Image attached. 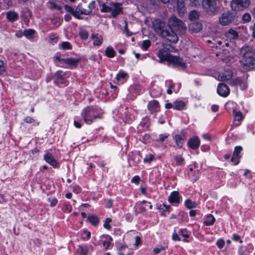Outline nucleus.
Masks as SVG:
<instances>
[{
    "instance_id": "1",
    "label": "nucleus",
    "mask_w": 255,
    "mask_h": 255,
    "mask_svg": "<svg viewBox=\"0 0 255 255\" xmlns=\"http://www.w3.org/2000/svg\"><path fill=\"white\" fill-rule=\"evenodd\" d=\"M154 31L161 37L168 41L176 43L178 41L176 33L170 28L168 23L167 24L163 20L155 19L152 22Z\"/></svg>"
},
{
    "instance_id": "2",
    "label": "nucleus",
    "mask_w": 255,
    "mask_h": 255,
    "mask_svg": "<svg viewBox=\"0 0 255 255\" xmlns=\"http://www.w3.org/2000/svg\"><path fill=\"white\" fill-rule=\"evenodd\" d=\"M240 55L242 57L241 63L244 68L250 70L255 68V53L252 47H243L240 50Z\"/></svg>"
},
{
    "instance_id": "3",
    "label": "nucleus",
    "mask_w": 255,
    "mask_h": 255,
    "mask_svg": "<svg viewBox=\"0 0 255 255\" xmlns=\"http://www.w3.org/2000/svg\"><path fill=\"white\" fill-rule=\"evenodd\" d=\"M100 108L96 106H88L81 113L82 118L87 124H91L97 118H100Z\"/></svg>"
},
{
    "instance_id": "4",
    "label": "nucleus",
    "mask_w": 255,
    "mask_h": 255,
    "mask_svg": "<svg viewBox=\"0 0 255 255\" xmlns=\"http://www.w3.org/2000/svg\"><path fill=\"white\" fill-rule=\"evenodd\" d=\"M123 7L120 3L107 2L102 4L101 11L102 12H111L114 17L122 13Z\"/></svg>"
},
{
    "instance_id": "5",
    "label": "nucleus",
    "mask_w": 255,
    "mask_h": 255,
    "mask_svg": "<svg viewBox=\"0 0 255 255\" xmlns=\"http://www.w3.org/2000/svg\"><path fill=\"white\" fill-rule=\"evenodd\" d=\"M169 26L173 31H179L181 34H184L186 31L185 23L175 16H172L168 20Z\"/></svg>"
},
{
    "instance_id": "6",
    "label": "nucleus",
    "mask_w": 255,
    "mask_h": 255,
    "mask_svg": "<svg viewBox=\"0 0 255 255\" xmlns=\"http://www.w3.org/2000/svg\"><path fill=\"white\" fill-rule=\"evenodd\" d=\"M251 4L250 0H231L230 6L232 10L235 11H243Z\"/></svg>"
},
{
    "instance_id": "7",
    "label": "nucleus",
    "mask_w": 255,
    "mask_h": 255,
    "mask_svg": "<svg viewBox=\"0 0 255 255\" xmlns=\"http://www.w3.org/2000/svg\"><path fill=\"white\" fill-rule=\"evenodd\" d=\"M203 6L207 12L211 13L216 11L218 8L215 0H203Z\"/></svg>"
},
{
    "instance_id": "8",
    "label": "nucleus",
    "mask_w": 255,
    "mask_h": 255,
    "mask_svg": "<svg viewBox=\"0 0 255 255\" xmlns=\"http://www.w3.org/2000/svg\"><path fill=\"white\" fill-rule=\"evenodd\" d=\"M234 19V16L230 12L223 13L220 18V22L223 25H227L231 23Z\"/></svg>"
},
{
    "instance_id": "9",
    "label": "nucleus",
    "mask_w": 255,
    "mask_h": 255,
    "mask_svg": "<svg viewBox=\"0 0 255 255\" xmlns=\"http://www.w3.org/2000/svg\"><path fill=\"white\" fill-rule=\"evenodd\" d=\"M168 62L173 64L175 66H180L183 69L186 67V63H185L183 61V59L179 56L171 55Z\"/></svg>"
},
{
    "instance_id": "10",
    "label": "nucleus",
    "mask_w": 255,
    "mask_h": 255,
    "mask_svg": "<svg viewBox=\"0 0 255 255\" xmlns=\"http://www.w3.org/2000/svg\"><path fill=\"white\" fill-rule=\"evenodd\" d=\"M157 55L160 59V62H163L164 61L169 62L171 56V55L169 54L164 48L159 49L158 51Z\"/></svg>"
},
{
    "instance_id": "11",
    "label": "nucleus",
    "mask_w": 255,
    "mask_h": 255,
    "mask_svg": "<svg viewBox=\"0 0 255 255\" xmlns=\"http://www.w3.org/2000/svg\"><path fill=\"white\" fill-rule=\"evenodd\" d=\"M242 150L243 148L241 146L235 147L233 156L231 158V161L233 162L235 165H237L239 163L240 159L241 157L240 153Z\"/></svg>"
},
{
    "instance_id": "12",
    "label": "nucleus",
    "mask_w": 255,
    "mask_h": 255,
    "mask_svg": "<svg viewBox=\"0 0 255 255\" xmlns=\"http://www.w3.org/2000/svg\"><path fill=\"white\" fill-rule=\"evenodd\" d=\"M217 92L220 96L226 97L229 95L230 89L226 84L221 83L218 86Z\"/></svg>"
},
{
    "instance_id": "13",
    "label": "nucleus",
    "mask_w": 255,
    "mask_h": 255,
    "mask_svg": "<svg viewBox=\"0 0 255 255\" xmlns=\"http://www.w3.org/2000/svg\"><path fill=\"white\" fill-rule=\"evenodd\" d=\"M141 158V156L140 155V153L138 152L137 153H135L133 154L132 156H130L128 158V163L130 166H136L140 162Z\"/></svg>"
},
{
    "instance_id": "14",
    "label": "nucleus",
    "mask_w": 255,
    "mask_h": 255,
    "mask_svg": "<svg viewBox=\"0 0 255 255\" xmlns=\"http://www.w3.org/2000/svg\"><path fill=\"white\" fill-rule=\"evenodd\" d=\"M186 0H177V9L179 16H183L186 11L185 7Z\"/></svg>"
},
{
    "instance_id": "15",
    "label": "nucleus",
    "mask_w": 255,
    "mask_h": 255,
    "mask_svg": "<svg viewBox=\"0 0 255 255\" xmlns=\"http://www.w3.org/2000/svg\"><path fill=\"white\" fill-rule=\"evenodd\" d=\"M200 144V139L198 136L190 138L188 141V146L193 149H197L199 147Z\"/></svg>"
},
{
    "instance_id": "16",
    "label": "nucleus",
    "mask_w": 255,
    "mask_h": 255,
    "mask_svg": "<svg viewBox=\"0 0 255 255\" xmlns=\"http://www.w3.org/2000/svg\"><path fill=\"white\" fill-rule=\"evenodd\" d=\"M44 159L46 162L52 166L54 168L57 166V162L54 156L50 153H46L44 156Z\"/></svg>"
},
{
    "instance_id": "17",
    "label": "nucleus",
    "mask_w": 255,
    "mask_h": 255,
    "mask_svg": "<svg viewBox=\"0 0 255 255\" xmlns=\"http://www.w3.org/2000/svg\"><path fill=\"white\" fill-rule=\"evenodd\" d=\"M147 108L152 114L158 112L159 110V103L156 100L151 101L148 103Z\"/></svg>"
},
{
    "instance_id": "18",
    "label": "nucleus",
    "mask_w": 255,
    "mask_h": 255,
    "mask_svg": "<svg viewBox=\"0 0 255 255\" xmlns=\"http://www.w3.org/2000/svg\"><path fill=\"white\" fill-rule=\"evenodd\" d=\"M80 61V59H75L72 58H66L62 60V62L65 64H67L71 68L76 67Z\"/></svg>"
},
{
    "instance_id": "19",
    "label": "nucleus",
    "mask_w": 255,
    "mask_h": 255,
    "mask_svg": "<svg viewBox=\"0 0 255 255\" xmlns=\"http://www.w3.org/2000/svg\"><path fill=\"white\" fill-rule=\"evenodd\" d=\"M179 193L178 191H173L171 192L168 197V201L170 203H179L180 202Z\"/></svg>"
},
{
    "instance_id": "20",
    "label": "nucleus",
    "mask_w": 255,
    "mask_h": 255,
    "mask_svg": "<svg viewBox=\"0 0 255 255\" xmlns=\"http://www.w3.org/2000/svg\"><path fill=\"white\" fill-rule=\"evenodd\" d=\"M233 73L230 70H225L219 75L220 80L224 81L232 78Z\"/></svg>"
},
{
    "instance_id": "21",
    "label": "nucleus",
    "mask_w": 255,
    "mask_h": 255,
    "mask_svg": "<svg viewBox=\"0 0 255 255\" xmlns=\"http://www.w3.org/2000/svg\"><path fill=\"white\" fill-rule=\"evenodd\" d=\"M6 16L7 20L10 22H13L18 19V14L13 11H9L6 12Z\"/></svg>"
},
{
    "instance_id": "22",
    "label": "nucleus",
    "mask_w": 255,
    "mask_h": 255,
    "mask_svg": "<svg viewBox=\"0 0 255 255\" xmlns=\"http://www.w3.org/2000/svg\"><path fill=\"white\" fill-rule=\"evenodd\" d=\"M92 38L93 39V44L95 46H100L103 42V37L102 35L99 34H93L91 35Z\"/></svg>"
},
{
    "instance_id": "23",
    "label": "nucleus",
    "mask_w": 255,
    "mask_h": 255,
    "mask_svg": "<svg viewBox=\"0 0 255 255\" xmlns=\"http://www.w3.org/2000/svg\"><path fill=\"white\" fill-rule=\"evenodd\" d=\"M226 37L230 39H236L238 38V33L234 29H230L225 34Z\"/></svg>"
},
{
    "instance_id": "24",
    "label": "nucleus",
    "mask_w": 255,
    "mask_h": 255,
    "mask_svg": "<svg viewBox=\"0 0 255 255\" xmlns=\"http://www.w3.org/2000/svg\"><path fill=\"white\" fill-rule=\"evenodd\" d=\"M79 255H87L88 253V248L86 245H80L77 251Z\"/></svg>"
},
{
    "instance_id": "25",
    "label": "nucleus",
    "mask_w": 255,
    "mask_h": 255,
    "mask_svg": "<svg viewBox=\"0 0 255 255\" xmlns=\"http://www.w3.org/2000/svg\"><path fill=\"white\" fill-rule=\"evenodd\" d=\"M176 145L179 147L181 148L184 143V139L179 134H176L174 137Z\"/></svg>"
},
{
    "instance_id": "26",
    "label": "nucleus",
    "mask_w": 255,
    "mask_h": 255,
    "mask_svg": "<svg viewBox=\"0 0 255 255\" xmlns=\"http://www.w3.org/2000/svg\"><path fill=\"white\" fill-rule=\"evenodd\" d=\"M106 55L109 58H113L115 56L116 52L112 47L109 46L105 51Z\"/></svg>"
},
{
    "instance_id": "27",
    "label": "nucleus",
    "mask_w": 255,
    "mask_h": 255,
    "mask_svg": "<svg viewBox=\"0 0 255 255\" xmlns=\"http://www.w3.org/2000/svg\"><path fill=\"white\" fill-rule=\"evenodd\" d=\"M185 106V104L183 101H175L173 103V109L177 110H182Z\"/></svg>"
},
{
    "instance_id": "28",
    "label": "nucleus",
    "mask_w": 255,
    "mask_h": 255,
    "mask_svg": "<svg viewBox=\"0 0 255 255\" xmlns=\"http://www.w3.org/2000/svg\"><path fill=\"white\" fill-rule=\"evenodd\" d=\"M88 220L89 222L94 226H97L99 223V218L94 215L89 216Z\"/></svg>"
},
{
    "instance_id": "29",
    "label": "nucleus",
    "mask_w": 255,
    "mask_h": 255,
    "mask_svg": "<svg viewBox=\"0 0 255 255\" xmlns=\"http://www.w3.org/2000/svg\"><path fill=\"white\" fill-rule=\"evenodd\" d=\"M185 205L188 209L196 208L197 206L195 202L192 201L191 199H187L185 202Z\"/></svg>"
},
{
    "instance_id": "30",
    "label": "nucleus",
    "mask_w": 255,
    "mask_h": 255,
    "mask_svg": "<svg viewBox=\"0 0 255 255\" xmlns=\"http://www.w3.org/2000/svg\"><path fill=\"white\" fill-rule=\"evenodd\" d=\"M208 219L204 222V224L207 226H211L214 224L215 222V217L211 214L207 216Z\"/></svg>"
},
{
    "instance_id": "31",
    "label": "nucleus",
    "mask_w": 255,
    "mask_h": 255,
    "mask_svg": "<svg viewBox=\"0 0 255 255\" xmlns=\"http://www.w3.org/2000/svg\"><path fill=\"white\" fill-rule=\"evenodd\" d=\"M191 27L194 31L198 32L200 31L202 28V25L199 22H194L191 24Z\"/></svg>"
},
{
    "instance_id": "32",
    "label": "nucleus",
    "mask_w": 255,
    "mask_h": 255,
    "mask_svg": "<svg viewBox=\"0 0 255 255\" xmlns=\"http://www.w3.org/2000/svg\"><path fill=\"white\" fill-rule=\"evenodd\" d=\"M35 31L31 29H25L23 31V35L27 38H32L34 34Z\"/></svg>"
},
{
    "instance_id": "33",
    "label": "nucleus",
    "mask_w": 255,
    "mask_h": 255,
    "mask_svg": "<svg viewBox=\"0 0 255 255\" xmlns=\"http://www.w3.org/2000/svg\"><path fill=\"white\" fill-rule=\"evenodd\" d=\"M233 115L234 119L236 121H240L243 119V116L240 111H237L235 110H233Z\"/></svg>"
},
{
    "instance_id": "34",
    "label": "nucleus",
    "mask_w": 255,
    "mask_h": 255,
    "mask_svg": "<svg viewBox=\"0 0 255 255\" xmlns=\"http://www.w3.org/2000/svg\"><path fill=\"white\" fill-rule=\"evenodd\" d=\"M199 14L196 10H192L189 14V18L191 20H195L199 18Z\"/></svg>"
},
{
    "instance_id": "35",
    "label": "nucleus",
    "mask_w": 255,
    "mask_h": 255,
    "mask_svg": "<svg viewBox=\"0 0 255 255\" xmlns=\"http://www.w3.org/2000/svg\"><path fill=\"white\" fill-rule=\"evenodd\" d=\"M75 11H78L79 14H85L87 15L90 13V9H87L82 8L81 9L80 7L78 6L75 9Z\"/></svg>"
},
{
    "instance_id": "36",
    "label": "nucleus",
    "mask_w": 255,
    "mask_h": 255,
    "mask_svg": "<svg viewBox=\"0 0 255 255\" xmlns=\"http://www.w3.org/2000/svg\"><path fill=\"white\" fill-rule=\"evenodd\" d=\"M230 84L232 86L240 85L242 84V80L239 78H235L230 81Z\"/></svg>"
},
{
    "instance_id": "37",
    "label": "nucleus",
    "mask_w": 255,
    "mask_h": 255,
    "mask_svg": "<svg viewBox=\"0 0 255 255\" xmlns=\"http://www.w3.org/2000/svg\"><path fill=\"white\" fill-rule=\"evenodd\" d=\"M252 19V17L249 13H245L242 16V20L244 23L250 22Z\"/></svg>"
},
{
    "instance_id": "38",
    "label": "nucleus",
    "mask_w": 255,
    "mask_h": 255,
    "mask_svg": "<svg viewBox=\"0 0 255 255\" xmlns=\"http://www.w3.org/2000/svg\"><path fill=\"white\" fill-rule=\"evenodd\" d=\"M79 35L81 38L83 40H86L88 38L89 34L86 30H81L79 32Z\"/></svg>"
},
{
    "instance_id": "39",
    "label": "nucleus",
    "mask_w": 255,
    "mask_h": 255,
    "mask_svg": "<svg viewBox=\"0 0 255 255\" xmlns=\"http://www.w3.org/2000/svg\"><path fill=\"white\" fill-rule=\"evenodd\" d=\"M151 45V41L149 40H145L143 41L142 43V48L144 50H146Z\"/></svg>"
},
{
    "instance_id": "40",
    "label": "nucleus",
    "mask_w": 255,
    "mask_h": 255,
    "mask_svg": "<svg viewBox=\"0 0 255 255\" xmlns=\"http://www.w3.org/2000/svg\"><path fill=\"white\" fill-rule=\"evenodd\" d=\"M128 76V74L124 71H120L116 76V79L118 81L121 79H125Z\"/></svg>"
},
{
    "instance_id": "41",
    "label": "nucleus",
    "mask_w": 255,
    "mask_h": 255,
    "mask_svg": "<svg viewBox=\"0 0 255 255\" xmlns=\"http://www.w3.org/2000/svg\"><path fill=\"white\" fill-rule=\"evenodd\" d=\"M61 47L62 49H71L72 46L68 42H63L61 44Z\"/></svg>"
},
{
    "instance_id": "42",
    "label": "nucleus",
    "mask_w": 255,
    "mask_h": 255,
    "mask_svg": "<svg viewBox=\"0 0 255 255\" xmlns=\"http://www.w3.org/2000/svg\"><path fill=\"white\" fill-rule=\"evenodd\" d=\"M112 222V219L110 218H107L104 224V226L105 228L110 230L111 229V226L110 225V223Z\"/></svg>"
},
{
    "instance_id": "43",
    "label": "nucleus",
    "mask_w": 255,
    "mask_h": 255,
    "mask_svg": "<svg viewBox=\"0 0 255 255\" xmlns=\"http://www.w3.org/2000/svg\"><path fill=\"white\" fill-rule=\"evenodd\" d=\"M154 159V156L152 154H149L146 156L143 159V161L145 163H150Z\"/></svg>"
},
{
    "instance_id": "44",
    "label": "nucleus",
    "mask_w": 255,
    "mask_h": 255,
    "mask_svg": "<svg viewBox=\"0 0 255 255\" xmlns=\"http://www.w3.org/2000/svg\"><path fill=\"white\" fill-rule=\"evenodd\" d=\"M48 202L50 203L51 207H54L56 205L58 201L57 199L55 198H49Z\"/></svg>"
},
{
    "instance_id": "45",
    "label": "nucleus",
    "mask_w": 255,
    "mask_h": 255,
    "mask_svg": "<svg viewBox=\"0 0 255 255\" xmlns=\"http://www.w3.org/2000/svg\"><path fill=\"white\" fill-rule=\"evenodd\" d=\"M175 160L178 164H181L184 161V158L181 155H177L175 157Z\"/></svg>"
},
{
    "instance_id": "46",
    "label": "nucleus",
    "mask_w": 255,
    "mask_h": 255,
    "mask_svg": "<svg viewBox=\"0 0 255 255\" xmlns=\"http://www.w3.org/2000/svg\"><path fill=\"white\" fill-rule=\"evenodd\" d=\"M64 8L67 12L70 13L72 14L75 11V9H74L71 6H69L67 4H65L64 5Z\"/></svg>"
},
{
    "instance_id": "47",
    "label": "nucleus",
    "mask_w": 255,
    "mask_h": 255,
    "mask_svg": "<svg viewBox=\"0 0 255 255\" xmlns=\"http://www.w3.org/2000/svg\"><path fill=\"white\" fill-rule=\"evenodd\" d=\"M224 245L225 242L223 239H219L217 242V245L220 249L224 247Z\"/></svg>"
},
{
    "instance_id": "48",
    "label": "nucleus",
    "mask_w": 255,
    "mask_h": 255,
    "mask_svg": "<svg viewBox=\"0 0 255 255\" xmlns=\"http://www.w3.org/2000/svg\"><path fill=\"white\" fill-rule=\"evenodd\" d=\"M140 181V178L138 176H134L131 179V182L136 184H138Z\"/></svg>"
},
{
    "instance_id": "49",
    "label": "nucleus",
    "mask_w": 255,
    "mask_h": 255,
    "mask_svg": "<svg viewBox=\"0 0 255 255\" xmlns=\"http://www.w3.org/2000/svg\"><path fill=\"white\" fill-rule=\"evenodd\" d=\"M23 121L28 124L32 123L34 122V120L30 117H26Z\"/></svg>"
},
{
    "instance_id": "50",
    "label": "nucleus",
    "mask_w": 255,
    "mask_h": 255,
    "mask_svg": "<svg viewBox=\"0 0 255 255\" xmlns=\"http://www.w3.org/2000/svg\"><path fill=\"white\" fill-rule=\"evenodd\" d=\"M5 67L3 66V62L0 60V74H2L5 72Z\"/></svg>"
},
{
    "instance_id": "51",
    "label": "nucleus",
    "mask_w": 255,
    "mask_h": 255,
    "mask_svg": "<svg viewBox=\"0 0 255 255\" xmlns=\"http://www.w3.org/2000/svg\"><path fill=\"white\" fill-rule=\"evenodd\" d=\"M168 136V134H161L157 141H163Z\"/></svg>"
},
{
    "instance_id": "52",
    "label": "nucleus",
    "mask_w": 255,
    "mask_h": 255,
    "mask_svg": "<svg viewBox=\"0 0 255 255\" xmlns=\"http://www.w3.org/2000/svg\"><path fill=\"white\" fill-rule=\"evenodd\" d=\"M95 4V1L94 0L92 1L88 4V8L87 9H90V12L92 11V9L94 8Z\"/></svg>"
},
{
    "instance_id": "53",
    "label": "nucleus",
    "mask_w": 255,
    "mask_h": 255,
    "mask_svg": "<svg viewBox=\"0 0 255 255\" xmlns=\"http://www.w3.org/2000/svg\"><path fill=\"white\" fill-rule=\"evenodd\" d=\"M141 244V239L139 236H136L135 238V243L134 245L135 246H138Z\"/></svg>"
},
{
    "instance_id": "54",
    "label": "nucleus",
    "mask_w": 255,
    "mask_h": 255,
    "mask_svg": "<svg viewBox=\"0 0 255 255\" xmlns=\"http://www.w3.org/2000/svg\"><path fill=\"white\" fill-rule=\"evenodd\" d=\"M172 239L174 241H181V238L179 237L178 234L176 233H174L172 235Z\"/></svg>"
},
{
    "instance_id": "55",
    "label": "nucleus",
    "mask_w": 255,
    "mask_h": 255,
    "mask_svg": "<svg viewBox=\"0 0 255 255\" xmlns=\"http://www.w3.org/2000/svg\"><path fill=\"white\" fill-rule=\"evenodd\" d=\"M111 244L110 241H104L103 245L106 250H107Z\"/></svg>"
},
{
    "instance_id": "56",
    "label": "nucleus",
    "mask_w": 255,
    "mask_h": 255,
    "mask_svg": "<svg viewBox=\"0 0 255 255\" xmlns=\"http://www.w3.org/2000/svg\"><path fill=\"white\" fill-rule=\"evenodd\" d=\"M124 29L128 36H130L132 35V32H130L128 28V24L127 22H126Z\"/></svg>"
},
{
    "instance_id": "57",
    "label": "nucleus",
    "mask_w": 255,
    "mask_h": 255,
    "mask_svg": "<svg viewBox=\"0 0 255 255\" xmlns=\"http://www.w3.org/2000/svg\"><path fill=\"white\" fill-rule=\"evenodd\" d=\"M165 248L163 247H161V248H155L153 250V252L155 254H158L161 251L164 250Z\"/></svg>"
},
{
    "instance_id": "58",
    "label": "nucleus",
    "mask_w": 255,
    "mask_h": 255,
    "mask_svg": "<svg viewBox=\"0 0 255 255\" xmlns=\"http://www.w3.org/2000/svg\"><path fill=\"white\" fill-rule=\"evenodd\" d=\"M126 219L128 222L131 221V220L132 219V217L130 213H127L126 215Z\"/></svg>"
},
{
    "instance_id": "59",
    "label": "nucleus",
    "mask_w": 255,
    "mask_h": 255,
    "mask_svg": "<svg viewBox=\"0 0 255 255\" xmlns=\"http://www.w3.org/2000/svg\"><path fill=\"white\" fill-rule=\"evenodd\" d=\"M113 206V201L112 199H109L108 201V202L106 205V207L107 208H110Z\"/></svg>"
},
{
    "instance_id": "60",
    "label": "nucleus",
    "mask_w": 255,
    "mask_h": 255,
    "mask_svg": "<svg viewBox=\"0 0 255 255\" xmlns=\"http://www.w3.org/2000/svg\"><path fill=\"white\" fill-rule=\"evenodd\" d=\"M72 15L78 19H81V17L80 16L81 14H79L77 11H74Z\"/></svg>"
},
{
    "instance_id": "61",
    "label": "nucleus",
    "mask_w": 255,
    "mask_h": 255,
    "mask_svg": "<svg viewBox=\"0 0 255 255\" xmlns=\"http://www.w3.org/2000/svg\"><path fill=\"white\" fill-rule=\"evenodd\" d=\"M190 1L192 6H196L198 4V0H190Z\"/></svg>"
},
{
    "instance_id": "62",
    "label": "nucleus",
    "mask_w": 255,
    "mask_h": 255,
    "mask_svg": "<svg viewBox=\"0 0 255 255\" xmlns=\"http://www.w3.org/2000/svg\"><path fill=\"white\" fill-rule=\"evenodd\" d=\"M219 109V106L218 105H214L212 106V110L214 112L218 111Z\"/></svg>"
},
{
    "instance_id": "63",
    "label": "nucleus",
    "mask_w": 255,
    "mask_h": 255,
    "mask_svg": "<svg viewBox=\"0 0 255 255\" xmlns=\"http://www.w3.org/2000/svg\"><path fill=\"white\" fill-rule=\"evenodd\" d=\"M181 235L182 236H183L184 237H185L186 238H189V235L187 234V233H185V231H184L183 230H181Z\"/></svg>"
},
{
    "instance_id": "64",
    "label": "nucleus",
    "mask_w": 255,
    "mask_h": 255,
    "mask_svg": "<svg viewBox=\"0 0 255 255\" xmlns=\"http://www.w3.org/2000/svg\"><path fill=\"white\" fill-rule=\"evenodd\" d=\"M251 29L253 31L252 35L253 37L255 38V23L254 24L253 27L251 28Z\"/></svg>"
}]
</instances>
